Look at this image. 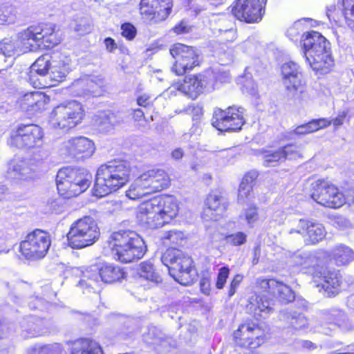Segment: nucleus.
I'll use <instances>...</instances> for the list:
<instances>
[{"label": "nucleus", "mask_w": 354, "mask_h": 354, "mask_svg": "<svg viewBox=\"0 0 354 354\" xmlns=\"http://www.w3.org/2000/svg\"><path fill=\"white\" fill-rule=\"evenodd\" d=\"M310 196L318 204L339 208L346 203V196L333 184L317 180L311 184Z\"/></svg>", "instance_id": "obj_12"}, {"label": "nucleus", "mask_w": 354, "mask_h": 354, "mask_svg": "<svg viewBox=\"0 0 354 354\" xmlns=\"http://www.w3.org/2000/svg\"><path fill=\"white\" fill-rule=\"evenodd\" d=\"M43 136V131L39 126L21 124L12 131L8 143L12 147L30 149L40 146Z\"/></svg>", "instance_id": "obj_16"}, {"label": "nucleus", "mask_w": 354, "mask_h": 354, "mask_svg": "<svg viewBox=\"0 0 354 354\" xmlns=\"http://www.w3.org/2000/svg\"><path fill=\"white\" fill-rule=\"evenodd\" d=\"M88 84H87L88 94L97 95L99 93V88L102 86L101 80H93L88 77Z\"/></svg>", "instance_id": "obj_53"}, {"label": "nucleus", "mask_w": 354, "mask_h": 354, "mask_svg": "<svg viewBox=\"0 0 354 354\" xmlns=\"http://www.w3.org/2000/svg\"><path fill=\"white\" fill-rule=\"evenodd\" d=\"M312 122L314 126V129L315 131H317L319 129L329 127L331 124L332 121L327 118H322L316 120H312Z\"/></svg>", "instance_id": "obj_57"}, {"label": "nucleus", "mask_w": 354, "mask_h": 354, "mask_svg": "<svg viewBox=\"0 0 354 354\" xmlns=\"http://www.w3.org/2000/svg\"><path fill=\"white\" fill-rule=\"evenodd\" d=\"M171 0H141L140 12L155 21L165 20L171 13Z\"/></svg>", "instance_id": "obj_23"}, {"label": "nucleus", "mask_w": 354, "mask_h": 354, "mask_svg": "<svg viewBox=\"0 0 354 354\" xmlns=\"http://www.w3.org/2000/svg\"><path fill=\"white\" fill-rule=\"evenodd\" d=\"M124 272L118 266L111 264L100 263L92 265L83 271V278L79 281V286L84 289H95L100 281L113 283L123 278Z\"/></svg>", "instance_id": "obj_11"}, {"label": "nucleus", "mask_w": 354, "mask_h": 354, "mask_svg": "<svg viewBox=\"0 0 354 354\" xmlns=\"http://www.w3.org/2000/svg\"><path fill=\"white\" fill-rule=\"evenodd\" d=\"M49 234L41 230L28 234L20 244V251L26 258L38 259L44 257L50 245Z\"/></svg>", "instance_id": "obj_15"}, {"label": "nucleus", "mask_w": 354, "mask_h": 354, "mask_svg": "<svg viewBox=\"0 0 354 354\" xmlns=\"http://www.w3.org/2000/svg\"><path fill=\"white\" fill-rule=\"evenodd\" d=\"M283 315L293 329L305 332L315 330L312 322H309L303 314H298L296 312H286Z\"/></svg>", "instance_id": "obj_32"}, {"label": "nucleus", "mask_w": 354, "mask_h": 354, "mask_svg": "<svg viewBox=\"0 0 354 354\" xmlns=\"http://www.w3.org/2000/svg\"><path fill=\"white\" fill-rule=\"evenodd\" d=\"M49 102V97L40 91L24 94L19 100L21 109L30 114H34L45 109Z\"/></svg>", "instance_id": "obj_27"}, {"label": "nucleus", "mask_w": 354, "mask_h": 354, "mask_svg": "<svg viewBox=\"0 0 354 354\" xmlns=\"http://www.w3.org/2000/svg\"><path fill=\"white\" fill-rule=\"evenodd\" d=\"M205 209L203 218L205 220H216L227 207L225 198L218 192H211L205 200Z\"/></svg>", "instance_id": "obj_28"}, {"label": "nucleus", "mask_w": 354, "mask_h": 354, "mask_svg": "<svg viewBox=\"0 0 354 354\" xmlns=\"http://www.w3.org/2000/svg\"><path fill=\"white\" fill-rule=\"evenodd\" d=\"M342 5L346 24L354 31V0H342Z\"/></svg>", "instance_id": "obj_38"}, {"label": "nucleus", "mask_w": 354, "mask_h": 354, "mask_svg": "<svg viewBox=\"0 0 354 354\" xmlns=\"http://www.w3.org/2000/svg\"><path fill=\"white\" fill-rule=\"evenodd\" d=\"M244 109L231 106L225 111L217 109L214 111L212 125L221 131L241 129L245 123Z\"/></svg>", "instance_id": "obj_18"}, {"label": "nucleus", "mask_w": 354, "mask_h": 354, "mask_svg": "<svg viewBox=\"0 0 354 354\" xmlns=\"http://www.w3.org/2000/svg\"><path fill=\"white\" fill-rule=\"evenodd\" d=\"M266 295H254L249 299V304L247 306L248 310L252 313L254 316L265 317L266 315L272 312L270 306V301L264 299Z\"/></svg>", "instance_id": "obj_30"}, {"label": "nucleus", "mask_w": 354, "mask_h": 354, "mask_svg": "<svg viewBox=\"0 0 354 354\" xmlns=\"http://www.w3.org/2000/svg\"><path fill=\"white\" fill-rule=\"evenodd\" d=\"M170 53L175 59L171 70L178 75L185 74L198 64V55L191 46L176 44L170 48Z\"/></svg>", "instance_id": "obj_20"}, {"label": "nucleus", "mask_w": 354, "mask_h": 354, "mask_svg": "<svg viewBox=\"0 0 354 354\" xmlns=\"http://www.w3.org/2000/svg\"><path fill=\"white\" fill-rule=\"evenodd\" d=\"M170 185L167 173L160 169H153L142 174L134 180L126 191V196L137 200L167 189Z\"/></svg>", "instance_id": "obj_7"}, {"label": "nucleus", "mask_w": 354, "mask_h": 354, "mask_svg": "<svg viewBox=\"0 0 354 354\" xmlns=\"http://www.w3.org/2000/svg\"><path fill=\"white\" fill-rule=\"evenodd\" d=\"M257 284L262 291L275 294V287L277 286V281L274 279H257Z\"/></svg>", "instance_id": "obj_43"}, {"label": "nucleus", "mask_w": 354, "mask_h": 354, "mask_svg": "<svg viewBox=\"0 0 354 354\" xmlns=\"http://www.w3.org/2000/svg\"><path fill=\"white\" fill-rule=\"evenodd\" d=\"M310 19H304L295 21L291 26H290L286 32L287 36L292 40L297 38L300 32L304 30L303 21H308Z\"/></svg>", "instance_id": "obj_45"}, {"label": "nucleus", "mask_w": 354, "mask_h": 354, "mask_svg": "<svg viewBox=\"0 0 354 354\" xmlns=\"http://www.w3.org/2000/svg\"><path fill=\"white\" fill-rule=\"evenodd\" d=\"M150 97L146 94L139 96L137 99V102L139 106H147L149 104Z\"/></svg>", "instance_id": "obj_63"}, {"label": "nucleus", "mask_w": 354, "mask_h": 354, "mask_svg": "<svg viewBox=\"0 0 354 354\" xmlns=\"http://www.w3.org/2000/svg\"><path fill=\"white\" fill-rule=\"evenodd\" d=\"M131 169L123 161L102 165L97 171L93 194L101 198L122 187L129 180Z\"/></svg>", "instance_id": "obj_3"}, {"label": "nucleus", "mask_w": 354, "mask_h": 354, "mask_svg": "<svg viewBox=\"0 0 354 354\" xmlns=\"http://www.w3.org/2000/svg\"><path fill=\"white\" fill-rule=\"evenodd\" d=\"M185 112L192 116L193 120H201L203 115V107L201 105L193 104L185 109Z\"/></svg>", "instance_id": "obj_48"}, {"label": "nucleus", "mask_w": 354, "mask_h": 354, "mask_svg": "<svg viewBox=\"0 0 354 354\" xmlns=\"http://www.w3.org/2000/svg\"><path fill=\"white\" fill-rule=\"evenodd\" d=\"M265 334L263 330L252 323L240 325L234 333V339L236 344L245 349L252 351L264 342Z\"/></svg>", "instance_id": "obj_19"}, {"label": "nucleus", "mask_w": 354, "mask_h": 354, "mask_svg": "<svg viewBox=\"0 0 354 354\" xmlns=\"http://www.w3.org/2000/svg\"><path fill=\"white\" fill-rule=\"evenodd\" d=\"M108 242L114 258L122 263L138 260L147 251L143 239L132 230L115 232L111 234Z\"/></svg>", "instance_id": "obj_4"}, {"label": "nucleus", "mask_w": 354, "mask_h": 354, "mask_svg": "<svg viewBox=\"0 0 354 354\" xmlns=\"http://www.w3.org/2000/svg\"><path fill=\"white\" fill-rule=\"evenodd\" d=\"M229 274L230 269L227 267L223 266L219 268L215 284L217 289L221 290L225 287Z\"/></svg>", "instance_id": "obj_46"}, {"label": "nucleus", "mask_w": 354, "mask_h": 354, "mask_svg": "<svg viewBox=\"0 0 354 354\" xmlns=\"http://www.w3.org/2000/svg\"><path fill=\"white\" fill-rule=\"evenodd\" d=\"M264 165L267 167L275 166L279 161H283V155L281 149L274 151H268L263 156Z\"/></svg>", "instance_id": "obj_42"}, {"label": "nucleus", "mask_w": 354, "mask_h": 354, "mask_svg": "<svg viewBox=\"0 0 354 354\" xmlns=\"http://www.w3.org/2000/svg\"><path fill=\"white\" fill-rule=\"evenodd\" d=\"M244 88L245 92L251 95H255L257 93V85L252 81H248L244 85Z\"/></svg>", "instance_id": "obj_60"}, {"label": "nucleus", "mask_w": 354, "mask_h": 354, "mask_svg": "<svg viewBox=\"0 0 354 354\" xmlns=\"http://www.w3.org/2000/svg\"><path fill=\"white\" fill-rule=\"evenodd\" d=\"M53 24L33 26L28 28L22 33L24 39H32L41 48H52L61 42L62 38L55 31Z\"/></svg>", "instance_id": "obj_17"}, {"label": "nucleus", "mask_w": 354, "mask_h": 354, "mask_svg": "<svg viewBox=\"0 0 354 354\" xmlns=\"http://www.w3.org/2000/svg\"><path fill=\"white\" fill-rule=\"evenodd\" d=\"M274 295H277L279 299L284 304L289 303L295 299V294L290 287L279 281L275 287Z\"/></svg>", "instance_id": "obj_37"}, {"label": "nucleus", "mask_w": 354, "mask_h": 354, "mask_svg": "<svg viewBox=\"0 0 354 354\" xmlns=\"http://www.w3.org/2000/svg\"><path fill=\"white\" fill-rule=\"evenodd\" d=\"M335 10L336 6L335 5H330L327 8L326 15L330 20L336 21Z\"/></svg>", "instance_id": "obj_64"}, {"label": "nucleus", "mask_w": 354, "mask_h": 354, "mask_svg": "<svg viewBox=\"0 0 354 354\" xmlns=\"http://www.w3.org/2000/svg\"><path fill=\"white\" fill-rule=\"evenodd\" d=\"M337 325L344 331L353 329L354 326L349 318L344 314H339L336 320Z\"/></svg>", "instance_id": "obj_49"}, {"label": "nucleus", "mask_w": 354, "mask_h": 354, "mask_svg": "<svg viewBox=\"0 0 354 354\" xmlns=\"http://www.w3.org/2000/svg\"><path fill=\"white\" fill-rule=\"evenodd\" d=\"M174 30L177 34H183L188 32L189 28L184 22H181L174 27Z\"/></svg>", "instance_id": "obj_61"}, {"label": "nucleus", "mask_w": 354, "mask_h": 354, "mask_svg": "<svg viewBox=\"0 0 354 354\" xmlns=\"http://www.w3.org/2000/svg\"><path fill=\"white\" fill-rule=\"evenodd\" d=\"M100 235V228L95 219L84 216L71 225L67 234L68 245L73 249H82L94 244Z\"/></svg>", "instance_id": "obj_9"}, {"label": "nucleus", "mask_w": 354, "mask_h": 354, "mask_svg": "<svg viewBox=\"0 0 354 354\" xmlns=\"http://www.w3.org/2000/svg\"><path fill=\"white\" fill-rule=\"evenodd\" d=\"M63 149L68 156L81 158L89 157L95 151L92 140L83 136L72 138L64 142Z\"/></svg>", "instance_id": "obj_26"}, {"label": "nucleus", "mask_w": 354, "mask_h": 354, "mask_svg": "<svg viewBox=\"0 0 354 354\" xmlns=\"http://www.w3.org/2000/svg\"><path fill=\"white\" fill-rule=\"evenodd\" d=\"M262 10L263 6L259 0H237L232 12L240 21L254 23L261 19Z\"/></svg>", "instance_id": "obj_21"}, {"label": "nucleus", "mask_w": 354, "mask_h": 354, "mask_svg": "<svg viewBox=\"0 0 354 354\" xmlns=\"http://www.w3.org/2000/svg\"><path fill=\"white\" fill-rule=\"evenodd\" d=\"M88 77H84L75 80L71 85V90L77 96H82L88 94L87 84Z\"/></svg>", "instance_id": "obj_40"}, {"label": "nucleus", "mask_w": 354, "mask_h": 354, "mask_svg": "<svg viewBox=\"0 0 354 354\" xmlns=\"http://www.w3.org/2000/svg\"><path fill=\"white\" fill-rule=\"evenodd\" d=\"M247 236L241 232L227 235L225 238L227 243L233 245H240L246 241Z\"/></svg>", "instance_id": "obj_47"}, {"label": "nucleus", "mask_w": 354, "mask_h": 354, "mask_svg": "<svg viewBox=\"0 0 354 354\" xmlns=\"http://www.w3.org/2000/svg\"><path fill=\"white\" fill-rule=\"evenodd\" d=\"M95 121L96 125L105 131H109L118 123L115 114L109 111L100 113L95 115Z\"/></svg>", "instance_id": "obj_35"}, {"label": "nucleus", "mask_w": 354, "mask_h": 354, "mask_svg": "<svg viewBox=\"0 0 354 354\" xmlns=\"http://www.w3.org/2000/svg\"><path fill=\"white\" fill-rule=\"evenodd\" d=\"M315 131V130L314 129V126L312 122V120L308 123L297 127L294 130V133L296 135L299 136L306 135Z\"/></svg>", "instance_id": "obj_52"}, {"label": "nucleus", "mask_w": 354, "mask_h": 354, "mask_svg": "<svg viewBox=\"0 0 354 354\" xmlns=\"http://www.w3.org/2000/svg\"><path fill=\"white\" fill-rule=\"evenodd\" d=\"M243 279V276L242 274H237L234 276L228 288L227 295L230 297H232L235 294L237 288L239 286Z\"/></svg>", "instance_id": "obj_51"}, {"label": "nucleus", "mask_w": 354, "mask_h": 354, "mask_svg": "<svg viewBox=\"0 0 354 354\" xmlns=\"http://www.w3.org/2000/svg\"><path fill=\"white\" fill-rule=\"evenodd\" d=\"M297 232L305 236L307 244H315L322 241L326 236L324 227L318 223L300 219L297 229H291L290 234Z\"/></svg>", "instance_id": "obj_24"}, {"label": "nucleus", "mask_w": 354, "mask_h": 354, "mask_svg": "<svg viewBox=\"0 0 354 354\" xmlns=\"http://www.w3.org/2000/svg\"><path fill=\"white\" fill-rule=\"evenodd\" d=\"M245 218L248 224H252L257 221L258 219L257 208L252 207L247 209L245 212Z\"/></svg>", "instance_id": "obj_58"}, {"label": "nucleus", "mask_w": 354, "mask_h": 354, "mask_svg": "<svg viewBox=\"0 0 354 354\" xmlns=\"http://www.w3.org/2000/svg\"><path fill=\"white\" fill-rule=\"evenodd\" d=\"M84 116L82 105L72 100L57 106L53 111L51 122L60 129L73 128L80 124Z\"/></svg>", "instance_id": "obj_13"}, {"label": "nucleus", "mask_w": 354, "mask_h": 354, "mask_svg": "<svg viewBox=\"0 0 354 354\" xmlns=\"http://www.w3.org/2000/svg\"><path fill=\"white\" fill-rule=\"evenodd\" d=\"M162 262L179 283L188 286L193 282L192 259L182 251L174 248L168 249L162 257Z\"/></svg>", "instance_id": "obj_10"}, {"label": "nucleus", "mask_w": 354, "mask_h": 354, "mask_svg": "<svg viewBox=\"0 0 354 354\" xmlns=\"http://www.w3.org/2000/svg\"><path fill=\"white\" fill-rule=\"evenodd\" d=\"M201 291L206 295H209L211 291V282L208 278H203L200 281Z\"/></svg>", "instance_id": "obj_59"}, {"label": "nucleus", "mask_w": 354, "mask_h": 354, "mask_svg": "<svg viewBox=\"0 0 354 354\" xmlns=\"http://www.w3.org/2000/svg\"><path fill=\"white\" fill-rule=\"evenodd\" d=\"M15 41L10 39H5L0 41V53L6 57H11L17 53Z\"/></svg>", "instance_id": "obj_41"}, {"label": "nucleus", "mask_w": 354, "mask_h": 354, "mask_svg": "<svg viewBox=\"0 0 354 354\" xmlns=\"http://www.w3.org/2000/svg\"><path fill=\"white\" fill-rule=\"evenodd\" d=\"M92 175L84 169L64 167L57 174L56 183L59 194L64 198L78 196L91 185Z\"/></svg>", "instance_id": "obj_8"}, {"label": "nucleus", "mask_w": 354, "mask_h": 354, "mask_svg": "<svg viewBox=\"0 0 354 354\" xmlns=\"http://www.w3.org/2000/svg\"><path fill=\"white\" fill-rule=\"evenodd\" d=\"M41 163L34 160H13L10 165V175L19 180L32 179L38 172Z\"/></svg>", "instance_id": "obj_25"}, {"label": "nucleus", "mask_w": 354, "mask_h": 354, "mask_svg": "<svg viewBox=\"0 0 354 354\" xmlns=\"http://www.w3.org/2000/svg\"><path fill=\"white\" fill-rule=\"evenodd\" d=\"M27 354H67V352L61 344L53 343L30 348Z\"/></svg>", "instance_id": "obj_34"}, {"label": "nucleus", "mask_w": 354, "mask_h": 354, "mask_svg": "<svg viewBox=\"0 0 354 354\" xmlns=\"http://www.w3.org/2000/svg\"><path fill=\"white\" fill-rule=\"evenodd\" d=\"M348 113L349 110L348 109L338 112L337 115L333 120H331V124H333L335 129H337L344 124L345 119L348 115Z\"/></svg>", "instance_id": "obj_54"}, {"label": "nucleus", "mask_w": 354, "mask_h": 354, "mask_svg": "<svg viewBox=\"0 0 354 354\" xmlns=\"http://www.w3.org/2000/svg\"><path fill=\"white\" fill-rule=\"evenodd\" d=\"M185 239L184 234L180 231L171 230L167 232L162 237L165 244L176 246L182 244Z\"/></svg>", "instance_id": "obj_39"}, {"label": "nucleus", "mask_w": 354, "mask_h": 354, "mask_svg": "<svg viewBox=\"0 0 354 354\" xmlns=\"http://www.w3.org/2000/svg\"><path fill=\"white\" fill-rule=\"evenodd\" d=\"M253 188L250 185H245L244 183H241L238 193V201L239 202H244L252 195Z\"/></svg>", "instance_id": "obj_50"}, {"label": "nucleus", "mask_w": 354, "mask_h": 354, "mask_svg": "<svg viewBox=\"0 0 354 354\" xmlns=\"http://www.w3.org/2000/svg\"><path fill=\"white\" fill-rule=\"evenodd\" d=\"M302 37L306 62L313 70L327 73L333 66V59L326 39L316 31L306 32Z\"/></svg>", "instance_id": "obj_5"}, {"label": "nucleus", "mask_w": 354, "mask_h": 354, "mask_svg": "<svg viewBox=\"0 0 354 354\" xmlns=\"http://www.w3.org/2000/svg\"><path fill=\"white\" fill-rule=\"evenodd\" d=\"M283 155V160L286 159H296L301 156L300 150L297 146L289 145L281 148Z\"/></svg>", "instance_id": "obj_44"}, {"label": "nucleus", "mask_w": 354, "mask_h": 354, "mask_svg": "<svg viewBox=\"0 0 354 354\" xmlns=\"http://www.w3.org/2000/svg\"><path fill=\"white\" fill-rule=\"evenodd\" d=\"M138 274L141 279L157 284L161 282L160 274L156 270L153 263L150 261H145L140 264Z\"/></svg>", "instance_id": "obj_33"}, {"label": "nucleus", "mask_w": 354, "mask_h": 354, "mask_svg": "<svg viewBox=\"0 0 354 354\" xmlns=\"http://www.w3.org/2000/svg\"><path fill=\"white\" fill-rule=\"evenodd\" d=\"M72 354H102L100 345L88 339L75 340L72 346Z\"/></svg>", "instance_id": "obj_31"}, {"label": "nucleus", "mask_w": 354, "mask_h": 354, "mask_svg": "<svg viewBox=\"0 0 354 354\" xmlns=\"http://www.w3.org/2000/svg\"><path fill=\"white\" fill-rule=\"evenodd\" d=\"M282 81L286 88L292 94L303 93L304 82L299 66L293 62L284 63L281 66Z\"/></svg>", "instance_id": "obj_22"}, {"label": "nucleus", "mask_w": 354, "mask_h": 354, "mask_svg": "<svg viewBox=\"0 0 354 354\" xmlns=\"http://www.w3.org/2000/svg\"><path fill=\"white\" fill-rule=\"evenodd\" d=\"M177 199L172 196H161L140 203L138 207L137 218L149 228H158L169 223L178 214Z\"/></svg>", "instance_id": "obj_2"}, {"label": "nucleus", "mask_w": 354, "mask_h": 354, "mask_svg": "<svg viewBox=\"0 0 354 354\" xmlns=\"http://www.w3.org/2000/svg\"><path fill=\"white\" fill-rule=\"evenodd\" d=\"M272 218L275 222L281 223L285 219V214L281 210H277L273 213Z\"/></svg>", "instance_id": "obj_62"}, {"label": "nucleus", "mask_w": 354, "mask_h": 354, "mask_svg": "<svg viewBox=\"0 0 354 354\" xmlns=\"http://www.w3.org/2000/svg\"><path fill=\"white\" fill-rule=\"evenodd\" d=\"M258 172L255 170L248 171L242 179L241 183H244L245 185H250L252 188L254 185V182L258 177Z\"/></svg>", "instance_id": "obj_56"}, {"label": "nucleus", "mask_w": 354, "mask_h": 354, "mask_svg": "<svg viewBox=\"0 0 354 354\" xmlns=\"http://www.w3.org/2000/svg\"><path fill=\"white\" fill-rule=\"evenodd\" d=\"M122 35L127 39H132L136 33L135 27L131 24H124L121 27Z\"/></svg>", "instance_id": "obj_55"}, {"label": "nucleus", "mask_w": 354, "mask_h": 354, "mask_svg": "<svg viewBox=\"0 0 354 354\" xmlns=\"http://www.w3.org/2000/svg\"><path fill=\"white\" fill-rule=\"evenodd\" d=\"M319 291L326 297H332L339 292L340 281L338 274L335 272H327L319 277L317 281Z\"/></svg>", "instance_id": "obj_29"}, {"label": "nucleus", "mask_w": 354, "mask_h": 354, "mask_svg": "<svg viewBox=\"0 0 354 354\" xmlns=\"http://www.w3.org/2000/svg\"><path fill=\"white\" fill-rule=\"evenodd\" d=\"M302 37L306 62L313 70L327 73L333 66V59L326 39L316 31L306 32Z\"/></svg>", "instance_id": "obj_6"}, {"label": "nucleus", "mask_w": 354, "mask_h": 354, "mask_svg": "<svg viewBox=\"0 0 354 354\" xmlns=\"http://www.w3.org/2000/svg\"><path fill=\"white\" fill-rule=\"evenodd\" d=\"M333 255L337 265H345L354 259V252L350 248L342 245L333 250Z\"/></svg>", "instance_id": "obj_36"}, {"label": "nucleus", "mask_w": 354, "mask_h": 354, "mask_svg": "<svg viewBox=\"0 0 354 354\" xmlns=\"http://www.w3.org/2000/svg\"><path fill=\"white\" fill-rule=\"evenodd\" d=\"M214 89L212 78L206 75L186 76L183 83H176L170 86L167 91L171 94L178 91L192 100L196 99L201 93Z\"/></svg>", "instance_id": "obj_14"}, {"label": "nucleus", "mask_w": 354, "mask_h": 354, "mask_svg": "<svg viewBox=\"0 0 354 354\" xmlns=\"http://www.w3.org/2000/svg\"><path fill=\"white\" fill-rule=\"evenodd\" d=\"M71 59L64 53L48 54L38 57L30 68L28 80L35 88H44L48 86L41 78L47 77L55 82H62L71 71Z\"/></svg>", "instance_id": "obj_1"}]
</instances>
